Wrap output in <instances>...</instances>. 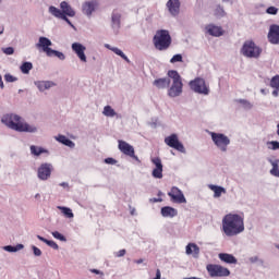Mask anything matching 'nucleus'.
<instances>
[{"label": "nucleus", "instance_id": "f257e3e1", "mask_svg": "<svg viewBox=\"0 0 279 279\" xmlns=\"http://www.w3.org/2000/svg\"><path fill=\"white\" fill-rule=\"evenodd\" d=\"M221 229L226 236H236L245 231L244 216L229 213L222 217Z\"/></svg>", "mask_w": 279, "mask_h": 279}, {"label": "nucleus", "instance_id": "f03ea898", "mask_svg": "<svg viewBox=\"0 0 279 279\" xmlns=\"http://www.w3.org/2000/svg\"><path fill=\"white\" fill-rule=\"evenodd\" d=\"M2 123L20 133H35L37 131L36 126L28 124L21 116L14 113L4 114Z\"/></svg>", "mask_w": 279, "mask_h": 279}, {"label": "nucleus", "instance_id": "7ed1b4c3", "mask_svg": "<svg viewBox=\"0 0 279 279\" xmlns=\"http://www.w3.org/2000/svg\"><path fill=\"white\" fill-rule=\"evenodd\" d=\"M153 45L157 51H167L172 45V37L168 29H158L153 36Z\"/></svg>", "mask_w": 279, "mask_h": 279}, {"label": "nucleus", "instance_id": "20e7f679", "mask_svg": "<svg viewBox=\"0 0 279 279\" xmlns=\"http://www.w3.org/2000/svg\"><path fill=\"white\" fill-rule=\"evenodd\" d=\"M167 76L170 80H172V84L168 88L167 95L170 98H175V97L181 96V94L183 93V82H182V77L179 74V72L177 70H169L167 72Z\"/></svg>", "mask_w": 279, "mask_h": 279}, {"label": "nucleus", "instance_id": "39448f33", "mask_svg": "<svg viewBox=\"0 0 279 279\" xmlns=\"http://www.w3.org/2000/svg\"><path fill=\"white\" fill-rule=\"evenodd\" d=\"M263 52V49L257 46L253 40L244 41L241 53L250 59H258Z\"/></svg>", "mask_w": 279, "mask_h": 279}, {"label": "nucleus", "instance_id": "423d86ee", "mask_svg": "<svg viewBox=\"0 0 279 279\" xmlns=\"http://www.w3.org/2000/svg\"><path fill=\"white\" fill-rule=\"evenodd\" d=\"M189 86L192 92L198 95L208 96L210 93L209 85L206 83L205 78L203 77H195L194 80L190 81Z\"/></svg>", "mask_w": 279, "mask_h": 279}, {"label": "nucleus", "instance_id": "0eeeda50", "mask_svg": "<svg viewBox=\"0 0 279 279\" xmlns=\"http://www.w3.org/2000/svg\"><path fill=\"white\" fill-rule=\"evenodd\" d=\"M210 137L215 146L219 148L220 151L226 153L228 150V146L231 143L229 136L223 133L210 132Z\"/></svg>", "mask_w": 279, "mask_h": 279}, {"label": "nucleus", "instance_id": "6e6552de", "mask_svg": "<svg viewBox=\"0 0 279 279\" xmlns=\"http://www.w3.org/2000/svg\"><path fill=\"white\" fill-rule=\"evenodd\" d=\"M206 270L210 278H223L230 276L229 268H225V266H220L219 264H207Z\"/></svg>", "mask_w": 279, "mask_h": 279}, {"label": "nucleus", "instance_id": "1a4fd4ad", "mask_svg": "<svg viewBox=\"0 0 279 279\" xmlns=\"http://www.w3.org/2000/svg\"><path fill=\"white\" fill-rule=\"evenodd\" d=\"M118 149H120V153H122L124 156L135 160L137 163H141V159L137 155H135L134 146L126 141L118 140Z\"/></svg>", "mask_w": 279, "mask_h": 279}, {"label": "nucleus", "instance_id": "9d476101", "mask_svg": "<svg viewBox=\"0 0 279 279\" xmlns=\"http://www.w3.org/2000/svg\"><path fill=\"white\" fill-rule=\"evenodd\" d=\"M163 142L168 147L173 148L179 153H185V147L180 142V140L175 133H172L169 136H166Z\"/></svg>", "mask_w": 279, "mask_h": 279}, {"label": "nucleus", "instance_id": "9b49d317", "mask_svg": "<svg viewBox=\"0 0 279 279\" xmlns=\"http://www.w3.org/2000/svg\"><path fill=\"white\" fill-rule=\"evenodd\" d=\"M168 196L171 198V202L177 204H185L186 198L183 192L178 186H172L171 190L168 192Z\"/></svg>", "mask_w": 279, "mask_h": 279}, {"label": "nucleus", "instance_id": "f8f14e48", "mask_svg": "<svg viewBox=\"0 0 279 279\" xmlns=\"http://www.w3.org/2000/svg\"><path fill=\"white\" fill-rule=\"evenodd\" d=\"M267 40L270 45H279V25L271 24L267 34Z\"/></svg>", "mask_w": 279, "mask_h": 279}, {"label": "nucleus", "instance_id": "ddd939ff", "mask_svg": "<svg viewBox=\"0 0 279 279\" xmlns=\"http://www.w3.org/2000/svg\"><path fill=\"white\" fill-rule=\"evenodd\" d=\"M53 167L49 162H44L38 169V178L43 181H47L51 177Z\"/></svg>", "mask_w": 279, "mask_h": 279}, {"label": "nucleus", "instance_id": "4468645a", "mask_svg": "<svg viewBox=\"0 0 279 279\" xmlns=\"http://www.w3.org/2000/svg\"><path fill=\"white\" fill-rule=\"evenodd\" d=\"M72 51L76 53V57H78V60H81V62L83 63L87 62V57L85 54L86 47L84 45H82L81 43L72 44Z\"/></svg>", "mask_w": 279, "mask_h": 279}, {"label": "nucleus", "instance_id": "2eb2a0df", "mask_svg": "<svg viewBox=\"0 0 279 279\" xmlns=\"http://www.w3.org/2000/svg\"><path fill=\"white\" fill-rule=\"evenodd\" d=\"M52 46V41L48 38V37H45V36H41L39 38V43L36 44V47L38 49H43V51L46 53V56H48L52 48H50Z\"/></svg>", "mask_w": 279, "mask_h": 279}, {"label": "nucleus", "instance_id": "dca6fc26", "mask_svg": "<svg viewBox=\"0 0 279 279\" xmlns=\"http://www.w3.org/2000/svg\"><path fill=\"white\" fill-rule=\"evenodd\" d=\"M205 29L209 36L221 37L225 35V31L221 26L215 24H208L205 26Z\"/></svg>", "mask_w": 279, "mask_h": 279}, {"label": "nucleus", "instance_id": "f3484780", "mask_svg": "<svg viewBox=\"0 0 279 279\" xmlns=\"http://www.w3.org/2000/svg\"><path fill=\"white\" fill-rule=\"evenodd\" d=\"M171 85V77H159L153 81V86L157 89H167Z\"/></svg>", "mask_w": 279, "mask_h": 279}, {"label": "nucleus", "instance_id": "a211bd4d", "mask_svg": "<svg viewBox=\"0 0 279 279\" xmlns=\"http://www.w3.org/2000/svg\"><path fill=\"white\" fill-rule=\"evenodd\" d=\"M166 5H167L169 13L172 16L179 15L180 7H181L180 0H168Z\"/></svg>", "mask_w": 279, "mask_h": 279}, {"label": "nucleus", "instance_id": "6ab92c4d", "mask_svg": "<svg viewBox=\"0 0 279 279\" xmlns=\"http://www.w3.org/2000/svg\"><path fill=\"white\" fill-rule=\"evenodd\" d=\"M98 7L97 1H87L83 3V14L90 17Z\"/></svg>", "mask_w": 279, "mask_h": 279}, {"label": "nucleus", "instance_id": "aec40b11", "mask_svg": "<svg viewBox=\"0 0 279 279\" xmlns=\"http://www.w3.org/2000/svg\"><path fill=\"white\" fill-rule=\"evenodd\" d=\"M185 254L186 255H192L193 258H198L201 254V248L197 246V244H194L193 242H190L185 246Z\"/></svg>", "mask_w": 279, "mask_h": 279}, {"label": "nucleus", "instance_id": "412c9836", "mask_svg": "<svg viewBox=\"0 0 279 279\" xmlns=\"http://www.w3.org/2000/svg\"><path fill=\"white\" fill-rule=\"evenodd\" d=\"M160 214L165 218H174L178 216V209L172 206H163L160 209Z\"/></svg>", "mask_w": 279, "mask_h": 279}, {"label": "nucleus", "instance_id": "4be33fe9", "mask_svg": "<svg viewBox=\"0 0 279 279\" xmlns=\"http://www.w3.org/2000/svg\"><path fill=\"white\" fill-rule=\"evenodd\" d=\"M267 161L271 165L269 173L272 177L279 178V159L278 158H268Z\"/></svg>", "mask_w": 279, "mask_h": 279}, {"label": "nucleus", "instance_id": "5701e85b", "mask_svg": "<svg viewBox=\"0 0 279 279\" xmlns=\"http://www.w3.org/2000/svg\"><path fill=\"white\" fill-rule=\"evenodd\" d=\"M60 8H61V12H63V15L69 17L75 16V11L66 1H61Z\"/></svg>", "mask_w": 279, "mask_h": 279}, {"label": "nucleus", "instance_id": "b1692460", "mask_svg": "<svg viewBox=\"0 0 279 279\" xmlns=\"http://www.w3.org/2000/svg\"><path fill=\"white\" fill-rule=\"evenodd\" d=\"M269 86L274 89L271 92V95L274 97H278L279 96V74L271 77Z\"/></svg>", "mask_w": 279, "mask_h": 279}, {"label": "nucleus", "instance_id": "393cba45", "mask_svg": "<svg viewBox=\"0 0 279 279\" xmlns=\"http://www.w3.org/2000/svg\"><path fill=\"white\" fill-rule=\"evenodd\" d=\"M218 258L221 262H223L226 264H230V265L238 263L236 257H234V255H230L229 253H219Z\"/></svg>", "mask_w": 279, "mask_h": 279}, {"label": "nucleus", "instance_id": "a878e982", "mask_svg": "<svg viewBox=\"0 0 279 279\" xmlns=\"http://www.w3.org/2000/svg\"><path fill=\"white\" fill-rule=\"evenodd\" d=\"M208 189L214 192V198H219L227 193V190L220 185L209 184Z\"/></svg>", "mask_w": 279, "mask_h": 279}, {"label": "nucleus", "instance_id": "bb28decb", "mask_svg": "<svg viewBox=\"0 0 279 279\" xmlns=\"http://www.w3.org/2000/svg\"><path fill=\"white\" fill-rule=\"evenodd\" d=\"M111 27L116 29H120L121 27V13L113 11L111 13Z\"/></svg>", "mask_w": 279, "mask_h": 279}, {"label": "nucleus", "instance_id": "cd10ccee", "mask_svg": "<svg viewBox=\"0 0 279 279\" xmlns=\"http://www.w3.org/2000/svg\"><path fill=\"white\" fill-rule=\"evenodd\" d=\"M57 142L70 147V148H74L75 147V143L70 140L69 137H66L65 135H62V134H59L57 137H56Z\"/></svg>", "mask_w": 279, "mask_h": 279}, {"label": "nucleus", "instance_id": "c85d7f7f", "mask_svg": "<svg viewBox=\"0 0 279 279\" xmlns=\"http://www.w3.org/2000/svg\"><path fill=\"white\" fill-rule=\"evenodd\" d=\"M48 12H50L52 16L57 19L66 20V15L54 5H50V8H48Z\"/></svg>", "mask_w": 279, "mask_h": 279}, {"label": "nucleus", "instance_id": "c756f323", "mask_svg": "<svg viewBox=\"0 0 279 279\" xmlns=\"http://www.w3.org/2000/svg\"><path fill=\"white\" fill-rule=\"evenodd\" d=\"M107 48L111 50L113 53H116L118 57L122 58V60L126 61V63H131V60L128 58V56L118 47H111L107 45Z\"/></svg>", "mask_w": 279, "mask_h": 279}, {"label": "nucleus", "instance_id": "7c9ffc66", "mask_svg": "<svg viewBox=\"0 0 279 279\" xmlns=\"http://www.w3.org/2000/svg\"><path fill=\"white\" fill-rule=\"evenodd\" d=\"M58 209L61 210V214L68 219L74 218L73 210L66 206H58Z\"/></svg>", "mask_w": 279, "mask_h": 279}, {"label": "nucleus", "instance_id": "2f4dec72", "mask_svg": "<svg viewBox=\"0 0 279 279\" xmlns=\"http://www.w3.org/2000/svg\"><path fill=\"white\" fill-rule=\"evenodd\" d=\"M54 86V83L51 81H41L38 83V88L40 92H45L47 89H50L51 87Z\"/></svg>", "mask_w": 279, "mask_h": 279}, {"label": "nucleus", "instance_id": "473e14b6", "mask_svg": "<svg viewBox=\"0 0 279 279\" xmlns=\"http://www.w3.org/2000/svg\"><path fill=\"white\" fill-rule=\"evenodd\" d=\"M31 151H32V155L34 156H40L41 154H47L48 150L44 147H38L36 145H32L31 146Z\"/></svg>", "mask_w": 279, "mask_h": 279}, {"label": "nucleus", "instance_id": "72a5a7b5", "mask_svg": "<svg viewBox=\"0 0 279 279\" xmlns=\"http://www.w3.org/2000/svg\"><path fill=\"white\" fill-rule=\"evenodd\" d=\"M102 114L108 118H113L117 116V112L111 106L107 105V106H105V109L102 110Z\"/></svg>", "mask_w": 279, "mask_h": 279}, {"label": "nucleus", "instance_id": "f704fd0d", "mask_svg": "<svg viewBox=\"0 0 279 279\" xmlns=\"http://www.w3.org/2000/svg\"><path fill=\"white\" fill-rule=\"evenodd\" d=\"M38 240L46 243L48 246L52 247V250H59V246L57 242H53V240H46V238H43V235H37Z\"/></svg>", "mask_w": 279, "mask_h": 279}, {"label": "nucleus", "instance_id": "c9c22d12", "mask_svg": "<svg viewBox=\"0 0 279 279\" xmlns=\"http://www.w3.org/2000/svg\"><path fill=\"white\" fill-rule=\"evenodd\" d=\"M48 57H57L59 60L63 61L65 60V54L61 51H58V50H50V52L48 53Z\"/></svg>", "mask_w": 279, "mask_h": 279}, {"label": "nucleus", "instance_id": "e433bc0d", "mask_svg": "<svg viewBox=\"0 0 279 279\" xmlns=\"http://www.w3.org/2000/svg\"><path fill=\"white\" fill-rule=\"evenodd\" d=\"M33 70V63L32 62H24L21 66V71L23 74H29V72Z\"/></svg>", "mask_w": 279, "mask_h": 279}, {"label": "nucleus", "instance_id": "4c0bfd02", "mask_svg": "<svg viewBox=\"0 0 279 279\" xmlns=\"http://www.w3.org/2000/svg\"><path fill=\"white\" fill-rule=\"evenodd\" d=\"M163 169L161 168H154L153 169V178L155 179H162L163 178Z\"/></svg>", "mask_w": 279, "mask_h": 279}, {"label": "nucleus", "instance_id": "58836bf2", "mask_svg": "<svg viewBox=\"0 0 279 279\" xmlns=\"http://www.w3.org/2000/svg\"><path fill=\"white\" fill-rule=\"evenodd\" d=\"M151 161L156 169H163V165L160 157H154Z\"/></svg>", "mask_w": 279, "mask_h": 279}, {"label": "nucleus", "instance_id": "ea45409f", "mask_svg": "<svg viewBox=\"0 0 279 279\" xmlns=\"http://www.w3.org/2000/svg\"><path fill=\"white\" fill-rule=\"evenodd\" d=\"M23 248H24L23 244H17V246H4V250L10 253L19 252Z\"/></svg>", "mask_w": 279, "mask_h": 279}, {"label": "nucleus", "instance_id": "a19ab883", "mask_svg": "<svg viewBox=\"0 0 279 279\" xmlns=\"http://www.w3.org/2000/svg\"><path fill=\"white\" fill-rule=\"evenodd\" d=\"M268 149L279 150V142L278 141H269L267 142Z\"/></svg>", "mask_w": 279, "mask_h": 279}, {"label": "nucleus", "instance_id": "79ce46f5", "mask_svg": "<svg viewBox=\"0 0 279 279\" xmlns=\"http://www.w3.org/2000/svg\"><path fill=\"white\" fill-rule=\"evenodd\" d=\"M178 62H183V57L181 53L173 54L172 58L170 59V63L172 64Z\"/></svg>", "mask_w": 279, "mask_h": 279}, {"label": "nucleus", "instance_id": "37998d69", "mask_svg": "<svg viewBox=\"0 0 279 279\" xmlns=\"http://www.w3.org/2000/svg\"><path fill=\"white\" fill-rule=\"evenodd\" d=\"M52 236L61 242L66 241V238H64L62 233H59V231H52Z\"/></svg>", "mask_w": 279, "mask_h": 279}, {"label": "nucleus", "instance_id": "c03bdc74", "mask_svg": "<svg viewBox=\"0 0 279 279\" xmlns=\"http://www.w3.org/2000/svg\"><path fill=\"white\" fill-rule=\"evenodd\" d=\"M266 13L269 15H277L278 14V8L276 7H268L266 9Z\"/></svg>", "mask_w": 279, "mask_h": 279}, {"label": "nucleus", "instance_id": "a18cd8bd", "mask_svg": "<svg viewBox=\"0 0 279 279\" xmlns=\"http://www.w3.org/2000/svg\"><path fill=\"white\" fill-rule=\"evenodd\" d=\"M4 80H5L8 83H14V82L17 81V77H15V76H13L12 74L8 73V74H5Z\"/></svg>", "mask_w": 279, "mask_h": 279}, {"label": "nucleus", "instance_id": "49530a36", "mask_svg": "<svg viewBox=\"0 0 279 279\" xmlns=\"http://www.w3.org/2000/svg\"><path fill=\"white\" fill-rule=\"evenodd\" d=\"M3 53L7 56H12L14 54V48L13 47L3 48Z\"/></svg>", "mask_w": 279, "mask_h": 279}, {"label": "nucleus", "instance_id": "de8ad7c7", "mask_svg": "<svg viewBox=\"0 0 279 279\" xmlns=\"http://www.w3.org/2000/svg\"><path fill=\"white\" fill-rule=\"evenodd\" d=\"M248 262L251 264H255V263H258V262H260V264H264L263 259H259V257H257V255H255L254 257H250Z\"/></svg>", "mask_w": 279, "mask_h": 279}, {"label": "nucleus", "instance_id": "09e8293b", "mask_svg": "<svg viewBox=\"0 0 279 279\" xmlns=\"http://www.w3.org/2000/svg\"><path fill=\"white\" fill-rule=\"evenodd\" d=\"M239 102L243 106H245L246 108L251 109L252 108V104L246 100V99H240Z\"/></svg>", "mask_w": 279, "mask_h": 279}, {"label": "nucleus", "instance_id": "8fccbe9b", "mask_svg": "<svg viewBox=\"0 0 279 279\" xmlns=\"http://www.w3.org/2000/svg\"><path fill=\"white\" fill-rule=\"evenodd\" d=\"M105 163L107 165H116L117 163V160L112 157H107L105 158Z\"/></svg>", "mask_w": 279, "mask_h": 279}, {"label": "nucleus", "instance_id": "3c124183", "mask_svg": "<svg viewBox=\"0 0 279 279\" xmlns=\"http://www.w3.org/2000/svg\"><path fill=\"white\" fill-rule=\"evenodd\" d=\"M125 254H126L125 248H122V250L118 251V253H116V257L120 258V257L125 256Z\"/></svg>", "mask_w": 279, "mask_h": 279}, {"label": "nucleus", "instance_id": "603ef678", "mask_svg": "<svg viewBox=\"0 0 279 279\" xmlns=\"http://www.w3.org/2000/svg\"><path fill=\"white\" fill-rule=\"evenodd\" d=\"M33 251H34L35 256H41V254H43L40 248H38L37 246H33Z\"/></svg>", "mask_w": 279, "mask_h": 279}, {"label": "nucleus", "instance_id": "864d4df0", "mask_svg": "<svg viewBox=\"0 0 279 279\" xmlns=\"http://www.w3.org/2000/svg\"><path fill=\"white\" fill-rule=\"evenodd\" d=\"M92 274H96V275H100L104 276V272H101V270H97V268H92V270H89Z\"/></svg>", "mask_w": 279, "mask_h": 279}, {"label": "nucleus", "instance_id": "5fc2aeb1", "mask_svg": "<svg viewBox=\"0 0 279 279\" xmlns=\"http://www.w3.org/2000/svg\"><path fill=\"white\" fill-rule=\"evenodd\" d=\"M162 198L153 197L150 198V203H161Z\"/></svg>", "mask_w": 279, "mask_h": 279}, {"label": "nucleus", "instance_id": "6e6d98bb", "mask_svg": "<svg viewBox=\"0 0 279 279\" xmlns=\"http://www.w3.org/2000/svg\"><path fill=\"white\" fill-rule=\"evenodd\" d=\"M0 87L3 89L4 88V84H3V81H2V76L0 74Z\"/></svg>", "mask_w": 279, "mask_h": 279}, {"label": "nucleus", "instance_id": "4d7b16f0", "mask_svg": "<svg viewBox=\"0 0 279 279\" xmlns=\"http://www.w3.org/2000/svg\"><path fill=\"white\" fill-rule=\"evenodd\" d=\"M143 262H144V259H136L135 264L141 265V264H143Z\"/></svg>", "mask_w": 279, "mask_h": 279}, {"label": "nucleus", "instance_id": "13d9d810", "mask_svg": "<svg viewBox=\"0 0 279 279\" xmlns=\"http://www.w3.org/2000/svg\"><path fill=\"white\" fill-rule=\"evenodd\" d=\"M63 21H65V23L72 25L71 21L68 19V16H65V19H63Z\"/></svg>", "mask_w": 279, "mask_h": 279}, {"label": "nucleus", "instance_id": "bf43d9fd", "mask_svg": "<svg viewBox=\"0 0 279 279\" xmlns=\"http://www.w3.org/2000/svg\"><path fill=\"white\" fill-rule=\"evenodd\" d=\"M184 279H201L199 277H185Z\"/></svg>", "mask_w": 279, "mask_h": 279}, {"label": "nucleus", "instance_id": "052dcab7", "mask_svg": "<svg viewBox=\"0 0 279 279\" xmlns=\"http://www.w3.org/2000/svg\"><path fill=\"white\" fill-rule=\"evenodd\" d=\"M3 33H4V27L1 26V27H0V35H2Z\"/></svg>", "mask_w": 279, "mask_h": 279}, {"label": "nucleus", "instance_id": "680f3d73", "mask_svg": "<svg viewBox=\"0 0 279 279\" xmlns=\"http://www.w3.org/2000/svg\"><path fill=\"white\" fill-rule=\"evenodd\" d=\"M218 11L221 13V14H223L225 13V11H223V9L222 8H218Z\"/></svg>", "mask_w": 279, "mask_h": 279}, {"label": "nucleus", "instance_id": "e2e57ef3", "mask_svg": "<svg viewBox=\"0 0 279 279\" xmlns=\"http://www.w3.org/2000/svg\"><path fill=\"white\" fill-rule=\"evenodd\" d=\"M277 135L279 136V123L277 124Z\"/></svg>", "mask_w": 279, "mask_h": 279}, {"label": "nucleus", "instance_id": "0e129e2a", "mask_svg": "<svg viewBox=\"0 0 279 279\" xmlns=\"http://www.w3.org/2000/svg\"><path fill=\"white\" fill-rule=\"evenodd\" d=\"M134 214H135V209L131 210V215H133V216H134Z\"/></svg>", "mask_w": 279, "mask_h": 279}, {"label": "nucleus", "instance_id": "69168bd1", "mask_svg": "<svg viewBox=\"0 0 279 279\" xmlns=\"http://www.w3.org/2000/svg\"><path fill=\"white\" fill-rule=\"evenodd\" d=\"M276 247L279 250V244H277Z\"/></svg>", "mask_w": 279, "mask_h": 279}, {"label": "nucleus", "instance_id": "338daca9", "mask_svg": "<svg viewBox=\"0 0 279 279\" xmlns=\"http://www.w3.org/2000/svg\"><path fill=\"white\" fill-rule=\"evenodd\" d=\"M263 93H265V89H262Z\"/></svg>", "mask_w": 279, "mask_h": 279}]
</instances>
